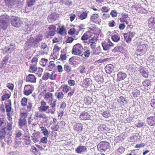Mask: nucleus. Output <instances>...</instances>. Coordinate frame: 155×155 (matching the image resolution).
Segmentation results:
<instances>
[{
	"instance_id": "obj_1",
	"label": "nucleus",
	"mask_w": 155,
	"mask_h": 155,
	"mask_svg": "<svg viewBox=\"0 0 155 155\" xmlns=\"http://www.w3.org/2000/svg\"><path fill=\"white\" fill-rule=\"evenodd\" d=\"M13 123L11 121L8 123L7 126L4 128H2L0 130V140L3 143H7L8 145H10L12 142V134L11 132H8L7 133L6 130L11 131L12 129Z\"/></svg>"
},
{
	"instance_id": "obj_2",
	"label": "nucleus",
	"mask_w": 155,
	"mask_h": 155,
	"mask_svg": "<svg viewBox=\"0 0 155 155\" xmlns=\"http://www.w3.org/2000/svg\"><path fill=\"white\" fill-rule=\"evenodd\" d=\"M0 18V28L4 30H6L9 24V17L5 14L1 16Z\"/></svg>"
},
{
	"instance_id": "obj_3",
	"label": "nucleus",
	"mask_w": 155,
	"mask_h": 155,
	"mask_svg": "<svg viewBox=\"0 0 155 155\" xmlns=\"http://www.w3.org/2000/svg\"><path fill=\"white\" fill-rule=\"evenodd\" d=\"M83 46L81 44L78 43L74 45L72 48V53L74 55L82 57L83 51Z\"/></svg>"
},
{
	"instance_id": "obj_4",
	"label": "nucleus",
	"mask_w": 155,
	"mask_h": 155,
	"mask_svg": "<svg viewBox=\"0 0 155 155\" xmlns=\"http://www.w3.org/2000/svg\"><path fill=\"white\" fill-rule=\"evenodd\" d=\"M97 148L98 150L101 152H105L109 150L110 144L108 142L101 141L97 145Z\"/></svg>"
},
{
	"instance_id": "obj_5",
	"label": "nucleus",
	"mask_w": 155,
	"mask_h": 155,
	"mask_svg": "<svg viewBox=\"0 0 155 155\" xmlns=\"http://www.w3.org/2000/svg\"><path fill=\"white\" fill-rule=\"evenodd\" d=\"M11 21L12 25L15 27H19L22 24V21L20 18L18 17L12 16Z\"/></svg>"
},
{
	"instance_id": "obj_6",
	"label": "nucleus",
	"mask_w": 155,
	"mask_h": 155,
	"mask_svg": "<svg viewBox=\"0 0 155 155\" xmlns=\"http://www.w3.org/2000/svg\"><path fill=\"white\" fill-rule=\"evenodd\" d=\"M147 45L144 44H142L138 46L136 51V54L137 55L140 56L144 54L147 51Z\"/></svg>"
},
{
	"instance_id": "obj_7",
	"label": "nucleus",
	"mask_w": 155,
	"mask_h": 155,
	"mask_svg": "<svg viewBox=\"0 0 155 155\" xmlns=\"http://www.w3.org/2000/svg\"><path fill=\"white\" fill-rule=\"evenodd\" d=\"M43 38V36L41 35H39L36 36L35 39L31 42V47L35 48L38 47L39 45V42L41 41Z\"/></svg>"
},
{
	"instance_id": "obj_8",
	"label": "nucleus",
	"mask_w": 155,
	"mask_h": 155,
	"mask_svg": "<svg viewBox=\"0 0 155 155\" xmlns=\"http://www.w3.org/2000/svg\"><path fill=\"white\" fill-rule=\"evenodd\" d=\"M34 88L33 85H25L24 89V94L28 96L31 94L34 90Z\"/></svg>"
},
{
	"instance_id": "obj_9",
	"label": "nucleus",
	"mask_w": 155,
	"mask_h": 155,
	"mask_svg": "<svg viewBox=\"0 0 155 155\" xmlns=\"http://www.w3.org/2000/svg\"><path fill=\"white\" fill-rule=\"evenodd\" d=\"M41 137L40 133L37 131L33 133L31 136V140L34 143H38Z\"/></svg>"
},
{
	"instance_id": "obj_10",
	"label": "nucleus",
	"mask_w": 155,
	"mask_h": 155,
	"mask_svg": "<svg viewBox=\"0 0 155 155\" xmlns=\"http://www.w3.org/2000/svg\"><path fill=\"white\" fill-rule=\"evenodd\" d=\"M22 134V131L21 130H18L16 134V136L15 138V144L14 145V147L16 148L18 147V145L21 142V139L19 138L21 137Z\"/></svg>"
},
{
	"instance_id": "obj_11",
	"label": "nucleus",
	"mask_w": 155,
	"mask_h": 155,
	"mask_svg": "<svg viewBox=\"0 0 155 155\" xmlns=\"http://www.w3.org/2000/svg\"><path fill=\"white\" fill-rule=\"evenodd\" d=\"M40 104L41 105L39 107V109L42 112H45L49 109V106L48 105L46 102L44 101L43 100L41 101Z\"/></svg>"
},
{
	"instance_id": "obj_12",
	"label": "nucleus",
	"mask_w": 155,
	"mask_h": 155,
	"mask_svg": "<svg viewBox=\"0 0 155 155\" xmlns=\"http://www.w3.org/2000/svg\"><path fill=\"white\" fill-rule=\"evenodd\" d=\"M113 44L110 41H108L107 43L104 42L102 43V46L103 49L105 51L109 50L111 46H113Z\"/></svg>"
},
{
	"instance_id": "obj_13",
	"label": "nucleus",
	"mask_w": 155,
	"mask_h": 155,
	"mask_svg": "<svg viewBox=\"0 0 155 155\" xmlns=\"http://www.w3.org/2000/svg\"><path fill=\"white\" fill-rule=\"evenodd\" d=\"M15 50V48L13 47L12 48H9L8 47H5L4 49H2V53L4 54H11Z\"/></svg>"
},
{
	"instance_id": "obj_14",
	"label": "nucleus",
	"mask_w": 155,
	"mask_h": 155,
	"mask_svg": "<svg viewBox=\"0 0 155 155\" xmlns=\"http://www.w3.org/2000/svg\"><path fill=\"white\" fill-rule=\"evenodd\" d=\"M79 117L81 120H84L89 119L91 116L88 113L84 111L81 114Z\"/></svg>"
},
{
	"instance_id": "obj_15",
	"label": "nucleus",
	"mask_w": 155,
	"mask_h": 155,
	"mask_svg": "<svg viewBox=\"0 0 155 155\" xmlns=\"http://www.w3.org/2000/svg\"><path fill=\"white\" fill-rule=\"evenodd\" d=\"M134 8L136 11L139 13H145L147 12V11L144 8L142 7L140 4L135 5H134Z\"/></svg>"
},
{
	"instance_id": "obj_16",
	"label": "nucleus",
	"mask_w": 155,
	"mask_h": 155,
	"mask_svg": "<svg viewBox=\"0 0 155 155\" xmlns=\"http://www.w3.org/2000/svg\"><path fill=\"white\" fill-rule=\"evenodd\" d=\"M148 25L149 27L151 28H155V18L151 17L148 19Z\"/></svg>"
},
{
	"instance_id": "obj_17",
	"label": "nucleus",
	"mask_w": 155,
	"mask_h": 155,
	"mask_svg": "<svg viewBox=\"0 0 155 155\" xmlns=\"http://www.w3.org/2000/svg\"><path fill=\"white\" fill-rule=\"evenodd\" d=\"M91 79L90 78H86L83 81L82 86L83 87L87 88L90 86L91 83Z\"/></svg>"
},
{
	"instance_id": "obj_18",
	"label": "nucleus",
	"mask_w": 155,
	"mask_h": 155,
	"mask_svg": "<svg viewBox=\"0 0 155 155\" xmlns=\"http://www.w3.org/2000/svg\"><path fill=\"white\" fill-rule=\"evenodd\" d=\"M91 36L90 37L89 41H97L99 39V34L97 33L93 34L90 31Z\"/></svg>"
},
{
	"instance_id": "obj_19",
	"label": "nucleus",
	"mask_w": 155,
	"mask_h": 155,
	"mask_svg": "<svg viewBox=\"0 0 155 155\" xmlns=\"http://www.w3.org/2000/svg\"><path fill=\"white\" fill-rule=\"evenodd\" d=\"M26 81L28 82L35 83L36 81V78L33 74H29L26 78Z\"/></svg>"
},
{
	"instance_id": "obj_20",
	"label": "nucleus",
	"mask_w": 155,
	"mask_h": 155,
	"mask_svg": "<svg viewBox=\"0 0 155 155\" xmlns=\"http://www.w3.org/2000/svg\"><path fill=\"white\" fill-rule=\"evenodd\" d=\"M82 125L81 124H76L74 126L73 129L78 133L81 132L82 130Z\"/></svg>"
},
{
	"instance_id": "obj_21",
	"label": "nucleus",
	"mask_w": 155,
	"mask_h": 155,
	"mask_svg": "<svg viewBox=\"0 0 155 155\" xmlns=\"http://www.w3.org/2000/svg\"><path fill=\"white\" fill-rule=\"evenodd\" d=\"M90 42V46L91 48L92 49L93 51H94V54L95 55H98L99 54L100 52H96L95 50V47L96 46V42L95 41H91Z\"/></svg>"
},
{
	"instance_id": "obj_22",
	"label": "nucleus",
	"mask_w": 155,
	"mask_h": 155,
	"mask_svg": "<svg viewBox=\"0 0 155 155\" xmlns=\"http://www.w3.org/2000/svg\"><path fill=\"white\" fill-rule=\"evenodd\" d=\"M147 122L150 126H155V117H150L147 119Z\"/></svg>"
},
{
	"instance_id": "obj_23",
	"label": "nucleus",
	"mask_w": 155,
	"mask_h": 155,
	"mask_svg": "<svg viewBox=\"0 0 155 155\" xmlns=\"http://www.w3.org/2000/svg\"><path fill=\"white\" fill-rule=\"evenodd\" d=\"M129 19L127 14H124L122 15V17L120 19V20L121 22H124L126 24H128V21Z\"/></svg>"
},
{
	"instance_id": "obj_24",
	"label": "nucleus",
	"mask_w": 155,
	"mask_h": 155,
	"mask_svg": "<svg viewBox=\"0 0 155 155\" xmlns=\"http://www.w3.org/2000/svg\"><path fill=\"white\" fill-rule=\"evenodd\" d=\"M58 17V14L55 13H53L48 16V19L49 21H52L56 20Z\"/></svg>"
},
{
	"instance_id": "obj_25",
	"label": "nucleus",
	"mask_w": 155,
	"mask_h": 155,
	"mask_svg": "<svg viewBox=\"0 0 155 155\" xmlns=\"http://www.w3.org/2000/svg\"><path fill=\"white\" fill-rule=\"evenodd\" d=\"M114 69L113 65L112 64H109L106 66L105 70L107 73L110 74L113 71Z\"/></svg>"
},
{
	"instance_id": "obj_26",
	"label": "nucleus",
	"mask_w": 155,
	"mask_h": 155,
	"mask_svg": "<svg viewBox=\"0 0 155 155\" xmlns=\"http://www.w3.org/2000/svg\"><path fill=\"white\" fill-rule=\"evenodd\" d=\"M18 124L19 128H21L27 124V121L25 118L20 119L18 120Z\"/></svg>"
},
{
	"instance_id": "obj_27",
	"label": "nucleus",
	"mask_w": 155,
	"mask_h": 155,
	"mask_svg": "<svg viewBox=\"0 0 155 155\" xmlns=\"http://www.w3.org/2000/svg\"><path fill=\"white\" fill-rule=\"evenodd\" d=\"M117 79L120 81L124 80L126 77V74L122 72H119L117 74Z\"/></svg>"
},
{
	"instance_id": "obj_28",
	"label": "nucleus",
	"mask_w": 155,
	"mask_h": 155,
	"mask_svg": "<svg viewBox=\"0 0 155 155\" xmlns=\"http://www.w3.org/2000/svg\"><path fill=\"white\" fill-rule=\"evenodd\" d=\"M140 72L141 75L145 78H147L149 73L147 70L144 68H141L140 70Z\"/></svg>"
},
{
	"instance_id": "obj_29",
	"label": "nucleus",
	"mask_w": 155,
	"mask_h": 155,
	"mask_svg": "<svg viewBox=\"0 0 155 155\" xmlns=\"http://www.w3.org/2000/svg\"><path fill=\"white\" fill-rule=\"evenodd\" d=\"M117 102L121 105H124L127 103V101L122 96H121L119 99L117 100Z\"/></svg>"
},
{
	"instance_id": "obj_30",
	"label": "nucleus",
	"mask_w": 155,
	"mask_h": 155,
	"mask_svg": "<svg viewBox=\"0 0 155 155\" xmlns=\"http://www.w3.org/2000/svg\"><path fill=\"white\" fill-rule=\"evenodd\" d=\"M90 31H88L86 32L82 36L81 39L83 41L87 40L88 38H90Z\"/></svg>"
},
{
	"instance_id": "obj_31",
	"label": "nucleus",
	"mask_w": 155,
	"mask_h": 155,
	"mask_svg": "<svg viewBox=\"0 0 155 155\" xmlns=\"http://www.w3.org/2000/svg\"><path fill=\"white\" fill-rule=\"evenodd\" d=\"M53 94L51 93L50 92H47L45 95V99L46 100H51L52 101L53 99Z\"/></svg>"
},
{
	"instance_id": "obj_32",
	"label": "nucleus",
	"mask_w": 155,
	"mask_h": 155,
	"mask_svg": "<svg viewBox=\"0 0 155 155\" xmlns=\"http://www.w3.org/2000/svg\"><path fill=\"white\" fill-rule=\"evenodd\" d=\"M125 150V148L122 146H120L119 148L115 150L116 153L118 155H120L123 153Z\"/></svg>"
},
{
	"instance_id": "obj_33",
	"label": "nucleus",
	"mask_w": 155,
	"mask_h": 155,
	"mask_svg": "<svg viewBox=\"0 0 155 155\" xmlns=\"http://www.w3.org/2000/svg\"><path fill=\"white\" fill-rule=\"evenodd\" d=\"M86 149L85 146H79L76 149L75 151L78 153H81L84 149Z\"/></svg>"
},
{
	"instance_id": "obj_34",
	"label": "nucleus",
	"mask_w": 155,
	"mask_h": 155,
	"mask_svg": "<svg viewBox=\"0 0 155 155\" xmlns=\"http://www.w3.org/2000/svg\"><path fill=\"white\" fill-rule=\"evenodd\" d=\"M55 97L59 100L62 99L64 97V94L62 92H56L55 94Z\"/></svg>"
},
{
	"instance_id": "obj_35",
	"label": "nucleus",
	"mask_w": 155,
	"mask_h": 155,
	"mask_svg": "<svg viewBox=\"0 0 155 155\" xmlns=\"http://www.w3.org/2000/svg\"><path fill=\"white\" fill-rule=\"evenodd\" d=\"M135 34V33L134 32H129L127 33H124V39H126L128 37L132 38L134 36Z\"/></svg>"
},
{
	"instance_id": "obj_36",
	"label": "nucleus",
	"mask_w": 155,
	"mask_h": 155,
	"mask_svg": "<svg viewBox=\"0 0 155 155\" xmlns=\"http://www.w3.org/2000/svg\"><path fill=\"white\" fill-rule=\"evenodd\" d=\"M91 52L89 49H84V52H82V56L84 55L85 58H88L90 56Z\"/></svg>"
},
{
	"instance_id": "obj_37",
	"label": "nucleus",
	"mask_w": 155,
	"mask_h": 155,
	"mask_svg": "<svg viewBox=\"0 0 155 155\" xmlns=\"http://www.w3.org/2000/svg\"><path fill=\"white\" fill-rule=\"evenodd\" d=\"M58 33L61 35H64L65 31V29L64 26H61L59 28H58Z\"/></svg>"
},
{
	"instance_id": "obj_38",
	"label": "nucleus",
	"mask_w": 155,
	"mask_h": 155,
	"mask_svg": "<svg viewBox=\"0 0 155 155\" xmlns=\"http://www.w3.org/2000/svg\"><path fill=\"white\" fill-rule=\"evenodd\" d=\"M6 2L7 5L10 8L13 7L15 4L14 0H6Z\"/></svg>"
},
{
	"instance_id": "obj_39",
	"label": "nucleus",
	"mask_w": 155,
	"mask_h": 155,
	"mask_svg": "<svg viewBox=\"0 0 155 155\" xmlns=\"http://www.w3.org/2000/svg\"><path fill=\"white\" fill-rule=\"evenodd\" d=\"M25 137L23 138L26 145H29L31 143V140L29 137H27L25 134L24 135Z\"/></svg>"
},
{
	"instance_id": "obj_40",
	"label": "nucleus",
	"mask_w": 155,
	"mask_h": 155,
	"mask_svg": "<svg viewBox=\"0 0 155 155\" xmlns=\"http://www.w3.org/2000/svg\"><path fill=\"white\" fill-rule=\"evenodd\" d=\"M5 105L6 112L10 111L12 109L11 102L10 101H7V103H5Z\"/></svg>"
},
{
	"instance_id": "obj_41",
	"label": "nucleus",
	"mask_w": 155,
	"mask_h": 155,
	"mask_svg": "<svg viewBox=\"0 0 155 155\" xmlns=\"http://www.w3.org/2000/svg\"><path fill=\"white\" fill-rule=\"evenodd\" d=\"M87 12H83L79 15V17L81 20H83L86 18L87 16Z\"/></svg>"
},
{
	"instance_id": "obj_42",
	"label": "nucleus",
	"mask_w": 155,
	"mask_h": 155,
	"mask_svg": "<svg viewBox=\"0 0 155 155\" xmlns=\"http://www.w3.org/2000/svg\"><path fill=\"white\" fill-rule=\"evenodd\" d=\"M62 89V91L64 92L67 93L69 91V87L66 85H62L60 87Z\"/></svg>"
},
{
	"instance_id": "obj_43",
	"label": "nucleus",
	"mask_w": 155,
	"mask_h": 155,
	"mask_svg": "<svg viewBox=\"0 0 155 155\" xmlns=\"http://www.w3.org/2000/svg\"><path fill=\"white\" fill-rule=\"evenodd\" d=\"M111 39L113 41L118 42L120 40V37L118 35H115L112 36Z\"/></svg>"
},
{
	"instance_id": "obj_44",
	"label": "nucleus",
	"mask_w": 155,
	"mask_h": 155,
	"mask_svg": "<svg viewBox=\"0 0 155 155\" xmlns=\"http://www.w3.org/2000/svg\"><path fill=\"white\" fill-rule=\"evenodd\" d=\"M113 51L114 52H119L122 53L123 52V49L121 47L118 46L113 49Z\"/></svg>"
},
{
	"instance_id": "obj_45",
	"label": "nucleus",
	"mask_w": 155,
	"mask_h": 155,
	"mask_svg": "<svg viewBox=\"0 0 155 155\" xmlns=\"http://www.w3.org/2000/svg\"><path fill=\"white\" fill-rule=\"evenodd\" d=\"M48 62V59L44 58H42L41 59V61L40 62V64L42 66L45 67L46 65Z\"/></svg>"
},
{
	"instance_id": "obj_46",
	"label": "nucleus",
	"mask_w": 155,
	"mask_h": 155,
	"mask_svg": "<svg viewBox=\"0 0 155 155\" xmlns=\"http://www.w3.org/2000/svg\"><path fill=\"white\" fill-rule=\"evenodd\" d=\"M132 94H133V96L134 97H137L140 95V91L139 90L136 89L134 90Z\"/></svg>"
},
{
	"instance_id": "obj_47",
	"label": "nucleus",
	"mask_w": 155,
	"mask_h": 155,
	"mask_svg": "<svg viewBox=\"0 0 155 155\" xmlns=\"http://www.w3.org/2000/svg\"><path fill=\"white\" fill-rule=\"evenodd\" d=\"M84 101L87 105H90L91 103L92 99L89 97H86L84 98Z\"/></svg>"
},
{
	"instance_id": "obj_48",
	"label": "nucleus",
	"mask_w": 155,
	"mask_h": 155,
	"mask_svg": "<svg viewBox=\"0 0 155 155\" xmlns=\"http://www.w3.org/2000/svg\"><path fill=\"white\" fill-rule=\"evenodd\" d=\"M143 85L144 87H148L151 85V82L150 81L146 80L142 82Z\"/></svg>"
},
{
	"instance_id": "obj_49",
	"label": "nucleus",
	"mask_w": 155,
	"mask_h": 155,
	"mask_svg": "<svg viewBox=\"0 0 155 155\" xmlns=\"http://www.w3.org/2000/svg\"><path fill=\"white\" fill-rule=\"evenodd\" d=\"M36 65L35 64H31V65L30 66V69L32 72L37 71V70L38 69Z\"/></svg>"
},
{
	"instance_id": "obj_50",
	"label": "nucleus",
	"mask_w": 155,
	"mask_h": 155,
	"mask_svg": "<svg viewBox=\"0 0 155 155\" xmlns=\"http://www.w3.org/2000/svg\"><path fill=\"white\" fill-rule=\"evenodd\" d=\"M79 71L81 74L84 73L86 71L85 67L84 65H81L79 67Z\"/></svg>"
},
{
	"instance_id": "obj_51",
	"label": "nucleus",
	"mask_w": 155,
	"mask_h": 155,
	"mask_svg": "<svg viewBox=\"0 0 155 155\" xmlns=\"http://www.w3.org/2000/svg\"><path fill=\"white\" fill-rule=\"evenodd\" d=\"M64 70L67 72H69L71 71V67L68 64H65L64 66Z\"/></svg>"
},
{
	"instance_id": "obj_52",
	"label": "nucleus",
	"mask_w": 155,
	"mask_h": 155,
	"mask_svg": "<svg viewBox=\"0 0 155 155\" xmlns=\"http://www.w3.org/2000/svg\"><path fill=\"white\" fill-rule=\"evenodd\" d=\"M102 115L104 117L108 118L110 116L109 112L108 111H106L102 113Z\"/></svg>"
},
{
	"instance_id": "obj_53",
	"label": "nucleus",
	"mask_w": 155,
	"mask_h": 155,
	"mask_svg": "<svg viewBox=\"0 0 155 155\" xmlns=\"http://www.w3.org/2000/svg\"><path fill=\"white\" fill-rule=\"evenodd\" d=\"M55 31H50L47 32V38H51V37L54 36L55 34Z\"/></svg>"
},
{
	"instance_id": "obj_54",
	"label": "nucleus",
	"mask_w": 155,
	"mask_h": 155,
	"mask_svg": "<svg viewBox=\"0 0 155 155\" xmlns=\"http://www.w3.org/2000/svg\"><path fill=\"white\" fill-rule=\"evenodd\" d=\"M98 17V15L97 14H94L91 15V20L94 21L97 19Z\"/></svg>"
},
{
	"instance_id": "obj_55",
	"label": "nucleus",
	"mask_w": 155,
	"mask_h": 155,
	"mask_svg": "<svg viewBox=\"0 0 155 155\" xmlns=\"http://www.w3.org/2000/svg\"><path fill=\"white\" fill-rule=\"evenodd\" d=\"M44 115L39 111L36 112H35V115L36 117L37 118H43Z\"/></svg>"
},
{
	"instance_id": "obj_56",
	"label": "nucleus",
	"mask_w": 155,
	"mask_h": 155,
	"mask_svg": "<svg viewBox=\"0 0 155 155\" xmlns=\"http://www.w3.org/2000/svg\"><path fill=\"white\" fill-rule=\"evenodd\" d=\"M49 110L46 112L47 114L51 113L52 114H54L55 111V108L54 107H50V109H48Z\"/></svg>"
},
{
	"instance_id": "obj_57",
	"label": "nucleus",
	"mask_w": 155,
	"mask_h": 155,
	"mask_svg": "<svg viewBox=\"0 0 155 155\" xmlns=\"http://www.w3.org/2000/svg\"><path fill=\"white\" fill-rule=\"evenodd\" d=\"M10 97V95L9 94H5L2 96V100L4 101L9 99Z\"/></svg>"
},
{
	"instance_id": "obj_58",
	"label": "nucleus",
	"mask_w": 155,
	"mask_h": 155,
	"mask_svg": "<svg viewBox=\"0 0 155 155\" xmlns=\"http://www.w3.org/2000/svg\"><path fill=\"white\" fill-rule=\"evenodd\" d=\"M48 137L46 136L42 137L40 140V142L43 143H47Z\"/></svg>"
},
{
	"instance_id": "obj_59",
	"label": "nucleus",
	"mask_w": 155,
	"mask_h": 155,
	"mask_svg": "<svg viewBox=\"0 0 155 155\" xmlns=\"http://www.w3.org/2000/svg\"><path fill=\"white\" fill-rule=\"evenodd\" d=\"M25 28L26 29V31L28 33L30 32L32 28L31 27V25L29 24L26 25L25 26Z\"/></svg>"
},
{
	"instance_id": "obj_60",
	"label": "nucleus",
	"mask_w": 155,
	"mask_h": 155,
	"mask_svg": "<svg viewBox=\"0 0 155 155\" xmlns=\"http://www.w3.org/2000/svg\"><path fill=\"white\" fill-rule=\"evenodd\" d=\"M35 0H27L28 5L29 7L32 6L34 4Z\"/></svg>"
},
{
	"instance_id": "obj_61",
	"label": "nucleus",
	"mask_w": 155,
	"mask_h": 155,
	"mask_svg": "<svg viewBox=\"0 0 155 155\" xmlns=\"http://www.w3.org/2000/svg\"><path fill=\"white\" fill-rule=\"evenodd\" d=\"M27 99L24 97L21 101V104L23 106H25L27 105Z\"/></svg>"
},
{
	"instance_id": "obj_62",
	"label": "nucleus",
	"mask_w": 155,
	"mask_h": 155,
	"mask_svg": "<svg viewBox=\"0 0 155 155\" xmlns=\"http://www.w3.org/2000/svg\"><path fill=\"white\" fill-rule=\"evenodd\" d=\"M43 71V69L41 68H39L38 69V71L36 72V73L38 74V76L39 77H40L41 75V74Z\"/></svg>"
},
{
	"instance_id": "obj_63",
	"label": "nucleus",
	"mask_w": 155,
	"mask_h": 155,
	"mask_svg": "<svg viewBox=\"0 0 155 155\" xmlns=\"http://www.w3.org/2000/svg\"><path fill=\"white\" fill-rule=\"evenodd\" d=\"M110 8L108 7H103L101 9V11L104 12H107L110 10Z\"/></svg>"
},
{
	"instance_id": "obj_64",
	"label": "nucleus",
	"mask_w": 155,
	"mask_h": 155,
	"mask_svg": "<svg viewBox=\"0 0 155 155\" xmlns=\"http://www.w3.org/2000/svg\"><path fill=\"white\" fill-rule=\"evenodd\" d=\"M67 58L66 54H61L60 55V59L61 61H63L66 60Z\"/></svg>"
}]
</instances>
